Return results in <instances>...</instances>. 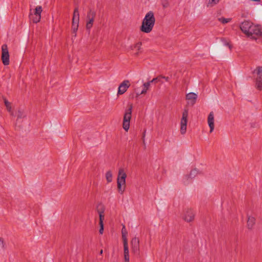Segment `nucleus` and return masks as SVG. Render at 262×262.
Returning <instances> with one entry per match:
<instances>
[{"label": "nucleus", "mask_w": 262, "mask_h": 262, "mask_svg": "<svg viewBox=\"0 0 262 262\" xmlns=\"http://www.w3.org/2000/svg\"><path fill=\"white\" fill-rule=\"evenodd\" d=\"M26 116V115L24 114V112L23 110H19L17 112V119L19 118H23Z\"/></svg>", "instance_id": "7c9ffc66"}, {"label": "nucleus", "mask_w": 262, "mask_h": 262, "mask_svg": "<svg viewBox=\"0 0 262 262\" xmlns=\"http://www.w3.org/2000/svg\"><path fill=\"white\" fill-rule=\"evenodd\" d=\"M128 108L125 110L123 120V128L126 132L129 129L130 126V120L132 117L133 104H128Z\"/></svg>", "instance_id": "7ed1b4c3"}, {"label": "nucleus", "mask_w": 262, "mask_h": 262, "mask_svg": "<svg viewBox=\"0 0 262 262\" xmlns=\"http://www.w3.org/2000/svg\"><path fill=\"white\" fill-rule=\"evenodd\" d=\"M42 11V7L40 6H37L35 9L34 15L41 16V13Z\"/></svg>", "instance_id": "5701e85b"}, {"label": "nucleus", "mask_w": 262, "mask_h": 262, "mask_svg": "<svg viewBox=\"0 0 262 262\" xmlns=\"http://www.w3.org/2000/svg\"><path fill=\"white\" fill-rule=\"evenodd\" d=\"M96 13L94 9H90L86 15V29L90 30L93 27Z\"/></svg>", "instance_id": "39448f33"}, {"label": "nucleus", "mask_w": 262, "mask_h": 262, "mask_svg": "<svg viewBox=\"0 0 262 262\" xmlns=\"http://www.w3.org/2000/svg\"><path fill=\"white\" fill-rule=\"evenodd\" d=\"M130 85V84L129 80H124L119 86L117 95H119L124 94Z\"/></svg>", "instance_id": "9d476101"}, {"label": "nucleus", "mask_w": 262, "mask_h": 262, "mask_svg": "<svg viewBox=\"0 0 262 262\" xmlns=\"http://www.w3.org/2000/svg\"><path fill=\"white\" fill-rule=\"evenodd\" d=\"M106 179L108 183H110L112 181V173L111 171L109 170L106 172L105 174Z\"/></svg>", "instance_id": "b1692460"}, {"label": "nucleus", "mask_w": 262, "mask_h": 262, "mask_svg": "<svg viewBox=\"0 0 262 262\" xmlns=\"http://www.w3.org/2000/svg\"><path fill=\"white\" fill-rule=\"evenodd\" d=\"M226 46H227L228 47H229V48L230 49H231V47L230 44L229 42H227V43H226Z\"/></svg>", "instance_id": "c9c22d12"}, {"label": "nucleus", "mask_w": 262, "mask_h": 262, "mask_svg": "<svg viewBox=\"0 0 262 262\" xmlns=\"http://www.w3.org/2000/svg\"><path fill=\"white\" fill-rule=\"evenodd\" d=\"M0 244H2L3 247H4V240H3V238L2 237H0Z\"/></svg>", "instance_id": "f704fd0d"}, {"label": "nucleus", "mask_w": 262, "mask_h": 262, "mask_svg": "<svg viewBox=\"0 0 262 262\" xmlns=\"http://www.w3.org/2000/svg\"><path fill=\"white\" fill-rule=\"evenodd\" d=\"M208 123L210 127V133H212L214 128L213 112H211L208 116Z\"/></svg>", "instance_id": "2eb2a0df"}, {"label": "nucleus", "mask_w": 262, "mask_h": 262, "mask_svg": "<svg viewBox=\"0 0 262 262\" xmlns=\"http://www.w3.org/2000/svg\"><path fill=\"white\" fill-rule=\"evenodd\" d=\"M72 21H79L78 8L75 7L74 10Z\"/></svg>", "instance_id": "6ab92c4d"}, {"label": "nucleus", "mask_w": 262, "mask_h": 262, "mask_svg": "<svg viewBox=\"0 0 262 262\" xmlns=\"http://www.w3.org/2000/svg\"><path fill=\"white\" fill-rule=\"evenodd\" d=\"M220 0H209L208 4L215 5Z\"/></svg>", "instance_id": "473e14b6"}, {"label": "nucleus", "mask_w": 262, "mask_h": 262, "mask_svg": "<svg viewBox=\"0 0 262 262\" xmlns=\"http://www.w3.org/2000/svg\"><path fill=\"white\" fill-rule=\"evenodd\" d=\"M255 87L259 90H262V77H257L255 79Z\"/></svg>", "instance_id": "f3484780"}, {"label": "nucleus", "mask_w": 262, "mask_h": 262, "mask_svg": "<svg viewBox=\"0 0 262 262\" xmlns=\"http://www.w3.org/2000/svg\"><path fill=\"white\" fill-rule=\"evenodd\" d=\"M123 243L125 262H129V256L127 239L124 238V241H123Z\"/></svg>", "instance_id": "4468645a"}, {"label": "nucleus", "mask_w": 262, "mask_h": 262, "mask_svg": "<svg viewBox=\"0 0 262 262\" xmlns=\"http://www.w3.org/2000/svg\"><path fill=\"white\" fill-rule=\"evenodd\" d=\"M79 21H72V33L75 34V36H76V32L78 30Z\"/></svg>", "instance_id": "aec40b11"}, {"label": "nucleus", "mask_w": 262, "mask_h": 262, "mask_svg": "<svg viewBox=\"0 0 262 262\" xmlns=\"http://www.w3.org/2000/svg\"><path fill=\"white\" fill-rule=\"evenodd\" d=\"M132 252L136 256L140 254L139 239L138 237H135L132 238L131 242Z\"/></svg>", "instance_id": "6e6552de"}, {"label": "nucleus", "mask_w": 262, "mask_h": 262, "mask_svg": "<svg viewBox=\"0 0 262 262\" xmlns=\"http://www.w3.org/2000/svg\"><path fill=\"white\" fill-rule=\"evenodd\" d=\"M155 21L156 19L154 12L152 11H149L142 20L141 25L140 27V30L143 33H150L154 28Z\"/></svg>", "instance_id": "f257e3e1"}, {"label": "nucleus", "mask_w": 262, "mask_h": 262, "mask_svg": "<svg viewBox=\"0 0 262 262\" xmlns=\"http://www.w3.org/2000/svg\"><path fill=\"white\" fill-rule=\"evenodd\" d=\"M188 116V109L187 108H185L181 120V129L180 132L181 134L184 135L186 133V129H187V118Z\"/></svg>", "instance_id": "20e7f679"}, {"label": "nucleus", "mask_w": 262, "mask_h": 262, "mask_svg": "<svg viewBox=\"0 0 262 262\" xmlns=\"http://www.w3.org/2000/svg\"><path fill=\"white\" fill-rule=\"evenodd\" d=\"M145 130L143 134V137H142V138H143V142H144V137H145Z\"/></svg>", "instance_id": "e433bc0d"}, {"label": "nucleus", "mask_w": 262, "mask_h": 262, "mask_svg": "<svg viewBox=\"0 0 262 262\" xmlns=\"http://www.w3.org/2000/svg\"><path fill=\"white\" fill-rule=\"evenodd\" d=\"M247 36L256 40V36H262V31L258 26L253 25L249 30V32L247 33Z\"/></svg>", "instance_id": "0eeeda50"}, {"label": "nucleus", "mask_w": 262, "mask_h": 262, "mask_svg": "<svg viewBox=\"0 0 262 262\" xmlns=\"http://www.w3.org/2000/svg\"><path fill=\"white\" fill-rule=\"evenodd\" d=\"M253 25L252 22L249 20H245L241 24L240 29L242 31L247 35Z\"/></svg>", "instance_id": "9b49d317"}, {"label": "nucleus", "mask_w": 262, "mask_h": 262, "mask_svg": "<svg viewBox=\"0 0 262 262\" xmlns=\"http://www.w3.org/2000/svg\"><path fill=\"white\" fill-rule=\"evenodd\" d=\"M102 253H103V250H101L100 251V254L101 255V254H102Z\"/></svg>", "instance_id": "4c0bfd02"}, {"label": "nucleus", "mask_w": 262, "mask_h": 262, "mask_svg": "<svg viewBox=\"0 0 262 262\" xmlns=\"http://www.w3.org/2000/svg\"><path fill=\"white\" fill-rule=\"evenodd\" d=\"M127 175L122 168H120L117 179V190L118 192L122 194L126 188V178Z\"/></svg>", "instance_id": "f03ea898"}, {"label": "nucleus", "mask_w": 262, "mask_h": 262, "mask_svg": "<svg viewBox=\"0 0 262 262\" xmlns=\"http://www.w3.org/2000/svg\"><path fill=\"white\" fill-rule=\"evenodd\" d=\"M29 17L31 19L33 23H37L40 20L41 16L34 15L33 14H30Z\"/></svg>", "instance_id": "4be33fe9"}, {"label": "nucleus", "mask_w": 262, "mask_h": 262, "mask_svg": "<svg viewBox=\"0 0 262 262\" xmlns=\"http://www.w3.org/2000/svg\"><path fill=\"white\" fill-rule=\"evenodd\" d=\"M198 98L196 94L190 92L186 95V99L188 100V104L193 106L196 102Z\"/></svg>", "instance_id": "ddd939ff"}, {"label": "nucleus", "mask_w": 262, "mask_h": 262, "mask_svg": "<svg viewBox=\"0 0 262 262\" xmlns=\"http://www.w3.org/2000/svg\"><path fill=\"white\" fill-rule=\"evenodd\" d=\"M195 214L191 209L187 208L184 212L183 219L187 222H191L194 220Z\"/></svg>", "instance_id": "1a4fd4ad"}, {"label": "nucleus", "mask_w": 262, "mask_h": 262, "mask_svg": "<svg viewBox=\"0 0 262 262\" xmlns=\"http://www.w3.org/2000/svg\"><path fill=\"white\" fill-rule=\"evenodd\" d=\"M104 209L102 208L101 209H98V212L99 215V233L100 234H102L104 231V225H103V220L104 219Z\"/></svg>", "instance_id": "f8f14e48"}, {"label": "nucleus", "mask_w": 262, "mask_h": 262, "mask_svg": "<svg viewBox=\"0 0 262 262\" xmlns=\"http://www.w3.org/2000/svg\"><path fill=\"white\" fill-rule=\"evenodd\" d=\"M151 83V82H150V81L144 83L143 84L144 89L142 90L140 94L137 93V97H138L141 94H145V93H146L147 90L148 89L150 84Z\"/></svg>", "instance_id": "a211bd4d"}, {"label": "nucleus", "mask_w": 262, "mask_h": 262, "mask_svg": "<svg viewBox=\"0 0 262 262\" xmlns=\"http://www.w3.org/2000/svg\"><path fill=\"white\" fill-rule=\"evenodd\" d=\"M256 72L258 77H262V67H258L256 69L254 70V72Z\"/></svg>", "instance_id": "cd10ccee"}, {"label": "nucleus", "mask_w": 262, "mask_h": 262, "mask_svg": "<svg viewBox=\"0 0 262 262\" xmlns=\"http://www.w3.org/2000/svg\"><path fill=\"white\" fill-rule=\"evenodd\" d=\"M255 224V219L254 217L249 216L247 221V227L251 229Z\"/></svg>", "instance_id": "dca6fc26"}, {"label": "nucleus", "mask_w": 262, "mask_h": 262, "mask_svg": "<svg viewBox=\"0 0 262 262\" xmlns=\"http://www.w3.org/2000/svg\"><path fill=\"white\" fill-rule=\"evenodd\" d=\"M142 46V42L139 41L134 45V48H137L138 50L139 51L141 49Z\"/></svg>", "instance_id": "2f4dec72"}, {"label": "nucleus", "mask_w": 262, "mask_h": 262, "mask_svg": "<svg viewBox=\"0 0 262 262\" xmlns=\"http://www.w3.org/2000/svg\"><path fill=\"white\" fill-rule=\"evenodd\" d=\"M198 173V170L196 168H194L190 171L189 174H187L186 176V178L187 179V180H188L189 178H194L197 175Z\"/></svg>", "instance_id": "412c9836"}, {"label": "nucleus", "mask_w": 262, "mask_h": 262, "mask_svg": "<svg viewBox=\"0 0 262 262\" xmlns=\"http://www.w3.org/2000/svg\"><path fill=\"white\" fill-rule=\"evenodd\" d=\"M121 232H122V239H123V241H124V238H127L126 235L127 234V232L126 230L125 226H123V227L122 228Z\"/></svg>", "instance_id": "c85d7f7f"}, {"label": "nucleus", "mask_w": 262, "mask_h": 262, "mask_svg": "<svg viewBox=\"0 0 262 262\" xmlns=\"http://www.w3.org/2000/svg\"><path fill=\"white\" fill-rule=\"evenodd\" d=\"M162 77L161 76H160H160H158V77H157L156 78H154L152 80H151L150 81V82L151 83H157L158 82H160L161 83H163V80H162Z\"/></svg>", "instance_id": "bb28decb"}, {"label": "nucleus", "mask_w": 262, "mask_h": 262, "mask_svg": "<svg viewBox=\"0 0 262 262\" xmlns=\"http://www.w3.org/2000/svg\"><path fill=\"white\" fill-rule=\"evenodd\" d=\"M4 100L5 105L6 106L7 110L8 111V112H11V103L6 99V98H4Z\"/></svg>", "instance_id": "393cba45"}, {"label": "nucleus", "mask_w": 262, "mask_h": 262, "mask_svg": "<svg viewBox=\"0 0 262 262\" xmlns=\"http://www.w3.org/2000/svg\"><path fill=\"white\" fill-rule=\"evenodd\" d=\"M10 55L8 51V46L6 44H4L2 46V56L1 59L4 66L9 64Z\"/></svg>", "instance_id": "423d86ee"}, {"label": "nucleus", "mask_w": 262, "mask_h": 262, "mask_svg": "<svg viewBox=\"0 0 262 262\" xmlns=\"http://www.w3.org/2000/svg\"><path fill=\"white\" fill-rule=\"evenodd\" d=\"M160 76H161L162 77V79H165V80L166 81H169V80L170 79V78L169 77H166V76H162V75H160Z\"/></svg>", "instance_id": "72a5a7b5"}, {"label": "nucleus", "mask_w": 262, "mask_h": 262, "mask_svg": "<svg viewBox=\"0 0 262 262\" xmlns=\"http://www.w3.org/2000/svg\"><path fill=\"white\" fill-rule=\"evenodd\" d=\"M161 3L163 8H166L169 6L168 0H161Z\"/></svg>", "instance_id": "c756f323"}, {"label": "nucleus", "mask_w": 262, "mask_h": 262, "mask_svg": "<svg viewBox=\"0 0 262 262\" xmlns=\"http://www.w3.org/2000/svg\"><path fill=\"white\" fill-rule=\"evenodd\" d=\"M219 21L221 22L223 24H227L229 22H230L231 20V18H225L223 17H220L218 18Z\"/></svg>", "instance_id": "a878e982"}]
</instances>
